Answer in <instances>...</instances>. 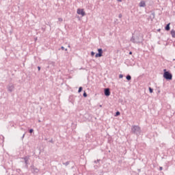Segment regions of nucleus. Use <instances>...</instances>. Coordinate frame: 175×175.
Returning a JSON list of instances; mask_svg holds the SVG:
<instances>
[{
	"mask_svg": "<svg viewBox=\"0 0 175 175\" xmlns=\"http://www.w3.org/2000/svg\"><path fill=\"white\" fill-rule=\"evenodd\" d=\"M131 41L134 44H139L142 42L143 37L139 34L138 36H133Z\"/></svg>",
	"mask_w": 175,
	"mask_h": 175,
	"instance_id": "obj_1",
	"label": "nucleus"
},
{
	"mask_svg": "<svg viewBox=\"0 0 175 175\" xmlns=\"http://www.w3.org/2000/svg\"><path fill=\"white\" fill-rule=\"evenodd\" d=\"M131 133L137 135H139L142 133L141 128L139 126L134 125L131 127Z\"/></svg>",
	"mask_w": 175,
	"mask_h": 175,
	"instance_id": "obj_2",
	"label": "nucleus"
},
{
	"mask_svg": "<svg viewBox=\"0 0 175 175\" xmlns=\"http://www.w3.org/2000/svg\"><path fill=\"white\" fill-rule=\"evenodd\" d=\"M163 77L166 80H172V74L171 72H169V71H167L165 69L164 70V74Z\"/></svg>",
	"mask_w": 175,
	"mask_h": 175,
	"instance_id": "obj_3",
	"label": "nucleus"
},
{
	"mask_svg": "<svg viewBox=\"0 0 175 175\" xmlns=\"http://www.w3.org/2000/svg\"><path fill=\"white\" fill-rule=\"evenodd\" d=\"M77 13L79 15H81L82 16H85V12L83 9L78 8L77 11Z\"/></svg>",
	"mask_w": 175,
	"mask_h": 175,
	"instance_id": "obj_4",
	"label": "nucleus"
},
{
	"mask_svg": "<svg viewBox=\"0 0 175 175\" xmlns=\"http://www.w3.org/2000/svg\"><path fill=\"white\" fill-rule=\"evenodd\" d=\"M13 90H14V85L13 84H10L8 86V91L12 92Z\"/></svg>",
	"mask_w": 175,
	"mask_h": 175,
	"instance_id": "obj_5",
	"label": "nucleus"
},
{
	"mask_svg": "<svg viewBox=\"0 0 175 175\" xmlns=\"http://www.w3.org/2000/svg\"><path fill=\"white\" fill-rule=\"evenodd\" d=\"M31 171L32 173H38L39 172V170L36 167H35L33 165L31 166Z\"/></svg>",
	"mask_w": 175,
	"mask_h": 175,
	"instance_id": "obj_6",
	"label": "nucleus"
},
{
	"mask_svg": "<svg viewBox=\"0 0 175 175\" xmlns=\"http://www.w3.org/2000/svg\"><path fill=\"white\" fill-rule=\"evenodd\" d=\"M139 7L140 8H144L146 7V3L144 0H142L140 2H139Z\"/></svg>",
	"mask_w": 175,
	"mask_h": 175,
	"instance_id": "obj_7",
	"label": "nucleus"
},
{
	"mask_svg": "<svg viewBox=\"0 0 175 175\" xmlns=\"http://www.w3.org/2000/svg\"><path fill=\"white\" fill-rule=\"evenodd\" d=\"M105 95L106 96H110V90H109V88H107V89L105 90Z\"/></svg>",
	"mask_w": 175,
	"mask_h": 175,
	"instance_id": "obj_8",
	"label": "nucleus"
},
{
	"mask_svg": "<svg viewBox=\"0 0 175 175\" xmlns=\"http://www.w3.org/2000/svg\"><path fill=\"white\" fill-rule=\"evenodd\" d=\"M170 23H168L166 26H165V30L166 31H170Z\"/></svg>",
	"mask_w": 175,
	"mask_h": 175,
	"instance_id": "obj_9",
	"label": "nucleus"
},
{
	"mask_svg": "<svg viewBox=\"0 0 175 175\" xmlns=\"http://www.w3.org/2000/svg\"><path fill=\"white\" fill-rule=\"evenodd\" d=\"M98 52L101 57L103 56V49H98Z\"/></svg>",
	"mask_w": 175,
	"mask_h": 175,
	"instance_id": "obj_10",
	"label": "nucleus"
},
{
	"mask_svg": "<svg viewBox=\"0 0 175 175\" xmlns=\"http://www.w3.org/2000/svg\"><path fill=\"white\" fill-rule=\"evenodd\" d=\"M171 35L172 38H175V30H172Z\"/></svg>",
	"mask_w": 175,
	"mask_h": 175,
	"instance_id": "obj_11",
	"label": "nucleus"
},
{
	"mask_svg": "<svg viewBox=\"0 0 175 175\" xmlns=\"http://www.w3.org/2000/svg\"><path fill=\"white\" fill-rule=\"evenodd\" d=\"M95 57H96V58H98V57H102L100 54H98V53H96V55H95Z\"/></svg>",
	"mask_w": 175,
	"mask_h": 175,
	"instance_id": "obj_12",
	"label": "nucleus"
},
{
	"mask_svg": "<svg viewBox=\"0 0 175 175\" xmlns=\"http://www.w3.org/2000/svg\"><path fill=\"white\" fill-rule=\"evenodd\" d=\"M126 79H127L128 81H130V80L131 79V75H128V76L126 77Z\"/></svg>",
	"mask_w": 175,
	"mask_h": 175,
	"instance_id": "obj_13",
	"label": "nucleus"
},
{
	"mask_svg": "<svg viewBox=\"0 0 175 175\" xmlns=\"http://www.w3.org/2000/svg\"><path fill=\"white\" fill-rule=\"evenodd\" d=\"M82 90H83V88L81 87H80L79 89L78 92L79 93L81 92Z\"/></svg>",
	"mask_w": 175,
	"mask_h": 175,
	"instance_id": "obj_14",
	"label": "nucleus"
},
{
	"mask_svg": "<svg viewBox=\"0 0 175 175\" xmlns=\"http://www.w3.org/2000/svg\"><path fill=\"white\" fill-rule=\"evenodd\" d=\"M58 21H59V22H62V21H63L62 18H58Z\"/></svg>",
	"mask_w": 175,
	"mask_h": 175,
	"instance_id": "obj_15",
	"label": "nucleus"
},
{
	"mask_svg": "<svg viewBox=\"0 0 175 175\" xmlns=\"http://www.w3.org/2000/svg\"><path fill=\"white\" fill-rule=\"evenodd\" d=\"M120 115V113L119 111L116 112V116H118Z\"/></svg>",
	"mask_w": 175,
	"mask_h": 175,
	"instance_id": "obj_16",
	"label": "nucleus"
},
{
	"mask_svg": "<svg viewBox=\"0 0 175 175\" xmlns=\"http://www.w3.org/2000/svg\"><path fill=\"white\" fill-rule=\"evenodd\" d=\"M149 91H150V93L153 92V90L151 88H149Z\"/></svg>",
	"mask_w": 175,
	"mask_h": 175,
	"instance_id": "obj_17",
	"label": "nucleus"
},
{
	"mask_svg": "<svg viewBox=\"0 0 175 175\" xmlns=\"http://www.w3.org/2000/svg\"><path fill=\"white\" fill-rule=\"evenodd\" d=\"M122 77H123L122 74H120V75H119V78H120V79H122Z\"/></svg>",
	"mask_w": 175,
	"mask_h": 175,
	"instance_id": "obj_18",
	"label": "nucleus"
},
{
	"mask_svg": "<svg viewBox=\"0 0 175 175\" xmlns=\"http://www.w3.org/2000/svg\"><path fill=\"white\" fill-rule=\"evenodd\" d=\"M25 162L26 164L27 163V157L25 158Z\"/></svg>",
	"mask_w": 175,
	"mask_h": 175,
	"instance_id": "obj_19",
	"label": "nucleus"
},
{
	"mask_svg": "<svg viewBox=\"0 0 175 175\" xmlns=\"http://www.w3.org/2000/svg\"><path fill=\"white\" fill-rule=\"evenodd\" d=\"M95 55L94 52H91V55L93 57Z\"/></svg>",
	"mask_w": 175,
	"mask_h": 175,
	"instance_id": "obj_20",
	"label": "nucleus"
},
{
	"mask_svg": "<svg viewBox=\"0 0 175 175\" xmlns=\"http://www.w3.org/2000/svg\"><path fill=\"white\" fill-rule=\"evenodd\" d=\"M87 96H88L87 94H86L85 92H84L83 96H84V97H87Z\"/></svg>",
	"mask_w": 175,
	"mask_h": 175,
	"instance_id": "obj_21",
	"label": "nucleus"
},
{
	"mask_svg": "<svg viewBox=\"0 0 175 175\" xmlns=\"http://www.w3.org/2000/svg\"><path fill=\"white\" fill-rule=\"evenodd\" d=\"M33 132V129H30V130H29V133H32Z\"/></svg>",
	"mask_w": 175,
	"mask_h": 175,
	"instance_id": "obj_22",
	"label": "nucleus"
},
{
	"mask_svg": "<svg viewBox=\"0 0 175 175\" xmlns=\"http://www.w3.org/2000/svg\"><path fill=\"white\" fill-rule=\"evenodd\" d=\"M99 161H100V160H97V161H95L94 163H97L99 162Z\"/></svg>",
	"mask_w": 175,
	"mask_h": 175,
	"instance_id": "obj_23",
	"label": "nucleus"
},
{
	"mask_svg": "<svg viewBox=\"0 0 175 175\" xmlns=\"http://www.w3.org/2000/svg\"><path fill=\"white\" fill-rule=\"evenodd\" d=\"M25 137V134H24L22 137V139H24V137Z\"/></svg>",
	"mask_w": 175,
	"mask_h": 175,
	"instance_id": "obj_24",
	"label": "nucleus"
},
{
	"mask_svg": "<svg viewBox=\"0 0 175 175\" xmlns=\"http://www.w3.org/2000/svg\"><path fill=\"white\" fill-rule=\"evenodd\" d=\"M159 170L161 171L163 170V167H160Z\"/></svg>",
	"mask_w": 175,
	"mask_h": 175,
	"instance_id": "obj_25",
	"label": "nucleus"
},
{
	"mask_svg": "<svg viewBox=\"0 0 175 175\" xmlns=\"http://www.w3.org/2000/svg\"><path fill=\"white\" fill-rule=\"evenodd\" d=\"M119 18H122V14H121L119 15Z\"/></svg>",
	"mask_w": 175,
	"mask_h": 175,
	"instance_id": "obj_26",
	"label": "nucleus"
},
{
	"mask_svg": "<svg viewBox=\"0 0 175 175\" xmlns=\"http://www.w3.org/2000/svg\"><path fill=\"white\" fill-rule=\"evenodd\" d=\"M61 49H62V50H64V46H61Z\"/></svg>",
	"mask_w": 175,
	"mask_h": 175,
	"instance_id": "obj_27",
	"label": "nucleus"
},
{
	"mask_svg": "<svg viewBox=\"0 0 175 175\" xmlns=\"http://www.w3.org/2000/svg\"><path fill=\"white\" fill-rule=\"evenodd\" d=\"M38 70L40 71V67H38Z\"/></svg>",
	"mask_w": 175,
	"mask_h": 175,
	"instance_id": "obj_28",
	"label": "nucleus"
},
{
	"mask_svg": "<svg viewBox=\"0 0 175 175\" xmlns=\"http://www.w3.org/2000/svg\"><path fill=\"white\" fill-rule=\"evenodd\" d=\"M119 2H122V0H118Z\"/></svg>",
	"mask_w": 175,
	"mask_h": 175,
	"instance_id": "obj_29",
	"label": "nucleus"
},
{
	"mask_svg": "<svg viewBox=\"0 0 175 175\" xmlns=\"http://www.w3.org/2000/svg\"><path fill=\"white\" fill-rule=\"evenodd\" d=\"M129 54H130V55H132V52H129Z\"/></svg>",
	"mask_w": 175,
	"mask_h": 175,
	"instance_id": "obj_30",
	"label": "nucleus"
},
{
	"mask_svg": "<svg viewBox=\"0 0 175 175\" xmlns=\"http://www.w3.org/2000/svg\"><path fill=\"white\" fill-rule=\"evenodd\" d=\"M158 31H161L160 29Z\"/></svg>",
	"mask_w": 175,
	"mask_h": 175,
	"instance_id": "obj_31",
	"label": "nucleus"
},
{
	"mask_svg": "<svg viewBox=\"0 0 175 175\" xmlns=\"http://www.w3.org/2000/svg\"><path fill=\"white\" fill-rule=\"evenodd\" d=\"M66 51H67V49H65Z\"/></svg>",
	"mask_w": 175,
	"mask_h": 175,
	"instance_id": "obj_32",
	"label": "nucleus"
},
{
	"mask_svg": "<svg viewBox=\"0 0 175 175\" xmlns=\"http://www.w3.org/2000/svg\"><path fill=\"white\" fill-rule=\"evenodd\" d=\"M173 60L175 61V59H174Z\"/></svg>",
	"mask_w": 175,
	"mask_h": 175,
	"instance_id": "obj_33",
	"label": "nucleus"
},
{
	"mask_svg": "<svg viewBox=\"0 0 175 175\" xmlns=\"http://www.w3.org/2000/svg\"><path fill=\"white\" fill-rule=\"evenodd\" d=\"M12 175H13V174H12Z\"/></svg>",
	"mask_w": 175,
	"mask_h": 175,
	"instance_id": "obj_34",
	"label": "nucleus"
}]
</instances>
